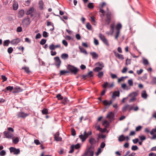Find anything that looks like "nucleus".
Masks as SVG:
<instances>
[{"mask_svg": "<svg viewBox=\"0 0 156 156\" xmlns=\"http://www.w3.org/2000/svg\"><path fill=\"white\" fill-rule=\"evenodd\" d=\"M100 12L102 14L100 15L101 17H104V16H105V21L107 24H109L113 16L111 12L108 10V8L107 11L106 12H105L103 9H100Z\"/></svg>", "mask_w": 156, "mask_h": 156, "instance_id": "obj_1", "label": "nucleus"}, {"mask_svg": "<svg viewBox=\"0 0 156 156\" xmlns=\"http://www.w3.org/2000/svg\"><path fill=\"white\" fill-rule=\"evenodd\" d=\"M92 134V131H90L88 133H87L86 130H85L83 134H81L79 136V137L81 140L82 142H84L89 135H91Z\"/></svg>", "mask_w": 156, "mask_h": 156, "instance_id": "obj_2", "label": "nucleus"}, {"mask_svg": "<svg viewBox=\"0 0 156 156\" xmlns=\"http://www.w3.org/2000/svg\"><path fill=\"white\" fill-rule=\"evenodd\" d=\"M92 146L89 147L85 151L83 154L84 156H93L94 154V151L91 150Z\"/></svg>", "mask_w": 156, "mask_h": 156, "instance_id": "obj_3", "label": "nucleus"}, {"mask_svg": "<svg viewBox=\"0 0 156 156\" xmlns=\"http://www.w3.org/2000/svg\"><path fill=\"white\" fill-rule=\"evenodd\" d=\"M67 69L75 75L76 74L79 70L77 68L70 65H68Z\"/></svg>", "mask_w": 156, "mask_h": 156, "instance_id": "obj_4", "label": "nucleus"}, {"mask_svg": "<svg viewBox=\"0 0 156 156\" xmlns=\"http://www.w3.org/2000/svg\"><path fill=\"white\" fill-rule=\"evenodd\" d=\"M99 37L105 45L108 46H109L108 40L105 37L104 35L100 33L99 34Z\"/></svg>", "mask_w": 156, "mask_h": 156, "instance_id": "obj_5", "label": "nucleus"}, {"mask_svg": "<svg viewBox=\"0 0 156 156\" xmlns=\"http://www.w3.org/2000/svg\"><path fill=\"white\" fill-rule=\"evenodd\" d=\"M9 150L11 153H13L15 155L19 154L20 152V150L19 149H16L13 147H11L9 148Z\"/></svg>", "mask_w": 156, "mask_h": 156, "instance_id": "obj_6", "label": "nucleus"}, {"mask_svg": "<svg viewBox=\"0 0 156 156\" xmlns=\"http://www.w3.org/2000/svg\"><path fill=\"white\" fill-rule=\"evenodd\" d=\"M54 59L55 61V65L58 66V68H59L61 63V61L59 57L58 56L54 58Z\"/></svg>", "mask_w": 156, "mask_h": 156, "instance_id": "obj_7", "label": "nucleus"}, {"mask_svg": "<svg viewBox=\"0 0 156 156\" xmlns=\"http://www.w3.org/2000/svg\"><path fill=\"white\" fill-rule=\"evenodd\" d=\"M29 114L27 113H25L23 112H18L17 116L18 118H25L26 116H28Z\"/></svg>", "mask_w": 156, "mask_h": 156, "instance_id": "obj_8", "label": "nucleus"}, {"mask_svg": "<svg viewBox=\"0 0 156 156\" xmlns=\"http://www.w3.org/2000/svg\"><path fill=\"white\" fill-rule=\"evenodd\" d=\"M21 41V39L19 38H17L13 39L10 41V43L12 44L16 45L18 44Z\"/></svg>", "mask_w": 156, "mask_h": 156, "instance_id": "obj_9", "label": "nucleus"}, {"mask_svg": "<svg viewBox=\"0 0 156 156\" xmlns=\"http://www.w3.org/2000/svg\"><path fill=\"white\" fill-rule=\"evenodd\" d=\"M114 115L112 112H108L106 115V118L109 119L111 120L114 119Z\"/></svg>", "mask_w": 156, "mask_h": 156, "instance_id": "obj_10", "label": "nucleus"}, {"mask_svg": "<svg viewBox=\"0 0 156 156\" xmlns=\"http://www.w3.org/2000/svg\"><path fill=\"white\" fill-rule=\"evenodd\" d=\"M59 132H57L54 135V138L55 140L57 141H61L62 140V138L59 137Z\"/></svg>", "mask_w": 156, "mask_h": 156, "instance_id": "obj_11", "label": "nucleus"}, {"mask_svg": "<svg viewBox=\"0 0 156 156\" xmlns=\"http://www.w3.org/2000/svg\"><path fill=\"white\" fill-rule=\"evenodd\" d=\"M156 132V128L155 129H152L150 132V133L151 135H153L152 137L151 138L152 140H154L156 139V134L154 135V133Z\"/></svg>", "mask_w": 156, "mask_h": 156, "instance_id": "obj_12", "label": "nucleus"}, {"mask_svg": "<svg viewBox=\"0 0 156 156\" xmlns=\"http://www.w3.org/2000/svg\"><path fill=\"white\" fill-rule=\"evenodd\" d=\"M5 136L7 138L9 139L12 138V134L8 131H5L4 132Z\"/></svg>", "mask_w": 156, "mask_h": 156, "instance_id": "obj_13", "label": "nucleus"}, {"mask_svg": "<svg viewBox=\"0 0 156 156\" xmlns=\"http://www.w3.org/2000/svg\"><path fill=\"white\" fill-rule=\"evenodd\" d=\"M23 90V89H21L19 87L17 86L14 88L13 92L14 93H18L22 91Z\"/></svg>", "mask_w": 156, "mask_h": 156, "instance_id": "obj_14", "label": "nucleus"}, {"mask_svg": "<svg viewBox=\"0 0 156 156\" xmlns=\"http://www.w3.org/2000/svg\"><path fill=\"white\" fill-rule=\"evenodd\" d=\"M34 9L33 7L30 8L26 12V13L27 15H31V16H33V15L32 14L34 12Z\"/></svg>", "mask_w": 156, "mask_h": 156, "instance_id": "obj_15", "label": "nucleus"}, {"mask_svg": "<svg viewBox=\"0 0 156 156\" xmlns=\"http://www.w3.org/2000/svg\"><path fill=\"white\" fill-rule=\"evenodd\" d=\"M114 53L115 57L119 59L122 60H123L124 59V58L123 56L122 55L119 54L115 51L114 52Z\"/></svg>", "mask_w": 156, "mask_h": 156, "instance_id": "obj_16", "label": "nucleus"}, {"mask_svg": "<svg viewBox=\"0 0 156 156\" xmlns=\"http://www.w3.org/2000/svg\"><path fill=\"white\" fill-rule=\"evenodd\" d=\"M25 14L24 11L23 9L20 10L18 13V17L19 18H22Z\"/></svg>", "mask_w": 156, "mask_h": 156, "instance_id": "obj_17", "label": "nucleus"}, {"mask_svg": "<svg viewBox=\"0 0 156 156\" xmlns=\"http://www.w3.org/2000/svg\"><path fill=\"white\" fill-rule=\"evenodd\" d=\"M129 107V105L128 104L125 105L122 108V111L123 112H126L127 110L128 109Z\"/></svg>", "mask_w": 156, "mask_h": 156, "instance_id": "obj_18", "label": "nucleus"}, {"mask_svg": "<svg viewBox=\"0 0 156 156\" xmlns=\"http://www.w3.org/2000/svg\"><path fill=\"white\" fill-rule=\"evenodd\" d=\"M89 142L91 145V146H92V145L96 143V141L94 138H90L89 140Z\"/></svg>", "mask_w": 156, "mask_h": 156, "instance_id": "obj_19", "label": "nucleus"}, {"mask_svg": "<svg viewBox=\"0 0 156 156\" xmlns=\"http://www.w3.org/2000/svg\"><path fill=\"white\" fill-rule=\"evenodd\" d=\"M112 103V101H108L107 100H105L103 101V104L105 106H109Z\"/></svg>", "mask_w": 156, "mask_h": 156, "instance_id": "obj_20", "label": "nucleus"}, {"mask_svg": "<svg viewBox=\"0 0 156 156\" xmlns=\"http://www.w3.org/2000/svg\"><path fill=\"white\" fill-rule=\"evenodd\" d=\"M141 97L144 99H146L147 97V94L145 90H144L141 92Z\"/></svg>", "mask_w": 156, "mask_h": 156, "instance_id": "obj_21", "label": "nucleus"}, {"mask_svg": "<svg viewBox=\"0 0 156 156\" xmlns=\"http://www.w3.org/2000/svg\"><path fill=\"white\" fill-rule=\"evenodd\" d=\"M90 54L92 56L93 58H97L98 57V55L95 52H93L90 53Z\"/></svg>", "mask_w": 156, "mask_h": 156, "instance_id": "obj_22", "label": "nucleus"}, {"mask_svg": "<svg viewBox=\"0 0 156 156\" xmlns=\"http://www.w3.org/2000/svg\"><path fill=\"white\" fill-rule=\"evenodd\" d=\"M119 91H115L113 92L112 95V98H114L115 97H119Z\"/></svg>", "mask_w": 156, "mask_h": 156, "instance_id": "obj_23", "label": "nucleus"}, {"mask_svg": "<svg viewBox=\"0 0 156 156\" xmlns=\"http://www.w3.org/2000/svg\"><path fill=\"white\" fill-rule=\"evenodd\" d=\"M39 8L41 10H42L43 9L44 7V3L42 1H40L39 3Z\"/></svg>", "mask_w": 156, "mask_h": 156, "instance_id": "obj_24", "label": "nucleus"}, {"mask_svg": "<svg viewBox=\"0 0 156 156\" xmlns=\"http://www.w3.org/2000/svg\"><path fill=\"white\" fill-rule=\"evenodd\" d=\"M137 93L136 92H132V93L130 94L129 95V96L131 97L132 98H133V97L136 98V97L137 96Z\"/></svg>", "mask_w": 156, "mask_h": 156, "instance_id": "obj_25", "label": "nucleus"}, {"mask_svg": "<svg viewBox=\"0 0 156 156\" xmlns=\"http://www.w3.org/2000/svg\"><path fill=\"white\" fill-rule=\"evenodd\" d=\"M79 48L81 52L83 53H84L85 54H87V51L84 48L81 47V46H79Z\"/></svg>", "mask_w": 156, "mask_h": 156, "instance_id": "obj_26", "label": "nucleus"}, {"mask_svg": "<svg viewBox=\"0 0 156 156\" xmlns=\"http://www.w3.org/2000/svg\"><path fill=\"white\" fill-rule=\"evenodd\" d=\"M125 139V137L123 135H122L119 136V142H122Z\"/></svg>", "mask_w": 156, "mask_h": 156, "instance_id": "obj_27", "label": "nucleus"}, {"mask_svg": "<svg viewBox=\"0 0 156 156\" xmlns=\"http://www.w3.org/2000/svg\"><path fill=\"white\" fill-rule=\"evenodd\" d=\"M69 72L67 70H62L60 72V75H64L66 73H68Z\"/></svg>", "mask_w": 156, "mask_h": 156, "instance_id": "obj_28", "label": "nucleus"}, {"mask_svg": "<svg viewBox=\"0 0 156 156\" xmlns=\"http://www.w3.org/2000/svg\"><path fill=\"white\" fill-rule=\"evenodd\" d=\"M22 69H24L25 71L27 73H29L30 72L29 68L28 67H23L22 68Z\"/></svg>", "mask_w": 156, "mask_h": 156, "instance_id": "obj_29", "label": "nucleus"}, {"mask_svg": "<svg viewBox=\"0 0 156 156\" xmlns=\"http://www.w3.org/2000/svg\"><path fill=\"white\" fill-rule=\"evenodd\" d=\"M68 57V55L67 54H62L61 55V58L64 59H67Z\"/></svg>", "mask_w": 156, "mask_h": 156, "instance_id": "obj_30", "label": "nucleus"}, {"mask_svg": "<svg viewBox=\"0 0 156 156\" xmlns=\"http://www.w3.org/2000/svg\"><path fill=\"white\" fill-rule=\"evenodd\" d=\"M102 69V67H96L93 69V71L95 72H99Z\"/></svg>", "mask_w": 156, "mask_h": 156, "instance_id": "obj_31", "label": "nucleus"}, {"mask_svg": "<svg viewBox=\"0 0 156 156\" xmlns=\"http://www.w3.org/2000/svg\"><path fill=\"white\" fill-rule=\"evenodd\" d=\"M18 4L16 3H14L13 5V8L14 10H16L18 8Z\"/></svg>", "mask_w": 156, "mask_h": 156, "instance_id": "obj_32", "label": "nucleus"}, {"mask_svg": "<svg viewBox=\"0 0 156 156\" xmlns=\"http://www.w3.org/2000/svg\"><path fill=\"white\" fill-rule=\"evenodd\" d=\"M96 65L101 66V67L103 68L104 66V64L102 62H98L95 64Z\"/></svg>", "mask_w": 156, "mask_h": 156, "instance_id": "obj_33", "label": "nucleus"}, {"mask_svg": "<svg viewBox=\"0 0 156 156\" xmlns=\"http://www.w3.org/2000/svg\"><path fill=\"white\" fill-rule=\"evenodd\" d=\"M122 25L120 23L118 24L116 27V28L118 30H119L122 28Z\"/></svg>", "mask_w": 156, "mask_h": 156, "instance_id": "obj_34", "label": "nucleus"}, {"mask_svg": "<svg viewBox=\"0 0 156 156\" xmlns=\"http://www.w3.org/2000/svg\"><path fill=\"white\" fill-rule=\"evenodd\" d=\"M9 42L10 41L9 40H5L3 43V45L4 46H8Z\"/></svg>", "mask_w": 156, "mask_h": 156, "instance_id": "obj_35", "label": "nucleus"}, {"mask_svg": "<svg viewBox=\"0 0 156 156\" xmlns=\"http://www.w3.org/2000/svg\"><path fill=\"white\" fill-rule=\"evenodd\" d=\"M49 49L50 50H51V51H52V50H53L55 49V48L54 45L53 44L50 45L49 46Z\"/></svg>", "mask_w": 156, "mask_h": 156, "instance_id": "obj_36", "label": "nucleus"}, {"mask_svg": "<svg viewBox=\"0 0 156 156\" xmlns=\"http://www.w3.org/2000/svg\"><path fill=\"white\" fill-rule=\"evenodd\" d=\"M103 72L102 71H101L99 72L98 74V77L101 78L102 77V76H103Z\"/></svg>", "mask_w": 156, "mask_h": 156, "instance_id": "obj_37", "label": "nucleus"}, {"mask_svg": "<svg viewBox=\"0 0 156 156\" xmlns=\"http://www.w3.org/2000/svg\"><path fill=\"white\" fill-rule=\"evenodd\" d=\"M87 28L89 30L91 29V26L89 23H87L86 25Z\"/></svg>", "mask_w": 156, "mask_h": 156, "instance_id": "obj_38", "label": "nucleus"}, {"mask_svg": "<svg viewBox=\"0 0 156 156\" xmlns=\"http://www.w3.org/2000/svg\"><path fill=\"white\" fill-rule=\"evenodd\" d=\"M56 97L58 100H62L63 99V97L60 94H58L57 95Z\"/></svg>", "mask_w": 156, "mask_h": 156, "instance_id": "obj_39", "label": "nucleus"}, {"mask_svg": "<svg viewBox=\"0 0 156 156\" xmlns=\"http://www.w3.org/2000/svg\"><path fill=\"white\" fill-rule=\"evenodd\" d=\"M6 89L7 90L10 91H11L12 90L14 89L13 87L10 86L7 87L6 88Z\"/></svg>", "mask_w": 156, "mask_h": 156, "instance_id": "obj_40", "label": "nucleus"}, {"mask_svg": "<svg viewBox=\"0 0 156 156\" xmlns=\"http://www.w3.org/2000/svg\"><path fill=\"white\" fill-rule=\"evenodd\" d=\"M131 149L132 151H136L138 149V147L136 145H133L131 147Z\"/></svg>", "mask_w": 156, "mask_h": 156, "instance_id": "obj_41", "label": "nucleus"}, {"mask_svg": "<svg viewBox=\"0 0 156 156\" xmlns=\"http://www.w3.org/2000/svg\"><path fill=\"white\" fill-rule=\"evenodd\" d=\"M74 145H73L71 146V150L69 151V153H73L74 151Z\"/></svg>", "mask_w": 156, "mask_h": 156, "instance_id": "obj_42", "label": "nucleus"}, {"mask_svg": "<svg viewBox=\"0 0 156 156\" xmlns=\"http://www.w3.org/2000/svg\"><path fill=\"white\" fill-rule=\"evenodd\" d=\"M120 34V30H117L116 33V35L115 36V38L117 40L119 36V34Z\"/></svg>", "mask_w": 156, "mask_h": 156, "instance_id": "obj_43", "label": "nucleus"}, {"mask_svg": "<svg viewBox=\"0 0 156 156\" xmlns=\"http://www.w3.org/2000/svg\"><path fill=\"white\" fill-rule=\"evenodd\" d=\"M115 23H112L110 25V27L111 30H112V33L114 32V29Z\"/></svg>", "mask_w": 156, "mask_h": 156, "instance_id": "obj_44", "label": "nucleus"}, {"mask_svg": "<svg viewBox=\"0 0 156 156\" xmlns=\"http://www.w3.org/2000/svg\"><path fill=\"white\" fill-rule=\"evenodd\" d=\"M46 41V40L45 39H42L41 40L40 42V43L41 45H44V44Z\"/></svg>", "mask_w": 156, "mask_h": 156, "instance_id": "obj_45", "label": "nucleus"}, {"mask_svg": "<svg viewBox=\"0 0 156 156\" xmlns=\"http://www.w3.org/2000/svg\"><path fill=\"white\" fill-rule=\"evenodd\" d=\"M139 138L142 141L146 139V137L144 135L139 136Z\"/></svg>", "mask_w": 156, "mask_h": 156, "instance_id": "obj_46", "label": "nucleus"}, {"mask_svg": "<svg viewBox=\"0 0 156 156\" xmlns=\"http://www.w3.org/2000/svg\"><path fill=\"white\" fill-rule=\"evenodd\" d=\"M142 128V126H139L136 127L135 130L136 131H140L141 129Z\"/></svg>", "mask_w": 156, "mask_h": 156, "instance_id": "obj_47", "label": "nucleus"}, {"mask_svg": "<svg viewBox=\"0 0 156 156\" xmlns=\"http://www.w3.org/2000/svg\"><path fill=\"white\" fill-rule=\"evenodd\" d=\"M71 132L72 135L73 136H74L76 135V131H75V130L73 128H72L71 129Z\"/></svg>", "mask_w": 156, "mask_h": 156, "instance_id": "obj_48", "label": "nucleus"}, {"mask_svg": "<svg viewBox=\"0 0 156 156\" xmlns=\"http://www.w3.org/2000/svg\"><path fill=\"white\" fill-rule=\"evenodd\" d=\"M94 44L96 45H98L99 44L98 40L95 38H94Z\"/></svg>", "mask_w": 156, "mask_h": 156, "instance_id": "obj_49", "label": "nucleus"}, {"mask_svg": "<svg viewBox=\"0 0 156 156\" xmlns=\"http://www.w3.org/2000/svg\"><path fill=\"white\" fill-rule=\"evenodd\" d=\"M62 44L66 47H67L68 46V43L66 40H62Z\"/></svg>", "mask_w": 156, "mask_h": 156, "instance_id": "obj_50", "label": "nucleus"}, {"mask_svg": "<svg viewBox=\"0 0 156 156\" xmlns=\"http://www.w3.org/2000/svg\"><path fill=\"white\" fill-rule=\"evenodd\" d=\"M43 36L44 37H47L48 36L47 32L45 31H43Z\"/></svg>", "mask_w": 156, "mask_h": 156, "instance_id": "obj_51", "label": "nucleus"}, {"mask_svg": "<svg viewBox=\"0 0 156 156\" xmlns=\"http://www.w3.org/2000/svg\"><path fill=\"white\" fill-rule=\"evenodd\" d=\"M13 51V49L12 47H9L8 49V52L9 54L11 53Z\"/></svg>", "mask_w": 156, "mask_h": 156, "instance_id": "obj_52", "label": "nucleus"}, {"mask_svg": "<svg viewBox=\"0 0 156 156\" xmlns=\"http://www.w3.org/2000/svg\"><path fill=\"white\" fill-rule=\"evenodd\" d=\"M19 141V139L18 138H16L13 140V142L14 144H16Z\"/></svg>", "mask_w": 156, "mask_h": 156, "instance_id": "obj_53", "label": "nucleus"}, {"mask_svg": "<svg viewBox=\"0 0 156 156\" xmlns=\"http://www.w3.org/2000/svg\"><path fill=\"white\" fill-rule=\"evenodd\" d=\"M88 7L89 8L93 9L94 8V6L93 3H89L88 5Z\"/></svg>", "mask_w": 156, "mask_h": 156, "instance_id": "obj_54", "label": "nucleus"}, {"mask_svg": "<svg viewBox=\"0 0 156 156\" xmlns=\"http://www.w3.org/2000/svg\"><path fill=\"white\" fill-rule=\"evenodd\" d=\"M128 83L130 86H132L133 84V80H128Z\"/></svg>", "mask_w": 156, "mask_h": 156, "instance_id": "obj_55", "label": "nucleus"}, {"mask_svg": "<svg viewBox=\"0 0 156 156\" xmlns=\"http://www.w3.org/2000/svg\"><path fill=\"white\" fill-rule=\"evenodd\" d=\"M42 112L43 114L46 115L48 113V111L47 109H43L42 110Z\"/></svg>", "mask_w": 156, "mask_h": 156, "instance_id": "obj_56", "label": "nucleus"}, {"mask_svg": "<svg viewBox=\"0 0 156 156\" xmlns=\"http://www.w3.org/2000/svg\"><path fill=\"white\" fill-rule=\"evenodd\" d=\"M143 63L144 65H148L149 63H148V60L146 59H144L143 61Z\"/></svg>", "mask_w": 156, "mask_h": 156, "instance_id": "obj_57", "label": "nucleus"}, {"mask_svg": "<svg viewBox=\"0 0 156 156\" xmlns=\"http://www.w3.org/2000/svg\"><path fill=\"white\" fill-rule=\"evenodd\" d=\"M101 152V148H99L98 149L97 152L95 154L96 156L98 155Z\"/></svg>", "mask_w": 156, "mask_h": 156, "instance_id": "obj_58", "label": "nucleus"}, {"mask_svg": "<svg viewBox=\"0 0 156 156\" xmlns=\"http://www.w3.org/2000/svg\"><path fill=\"white\" fill-rule=\"evenodd\" d=\"M151 83L152 84H156V77H154L153 78L152 81Z\"/></svg>", "mask_w": 156, "mask_h": 156, "instance_id": "obj_59", "label": "nucleus"}, {"mask_svg": "<svg viewBox=\"0 0 156 156\" xmlns=\"http://www.w3.org/2000/svg\"><path fill=\"white\" fill-rule=\"evenodd\" d=\"M41 37V35L39 33H38L35 36L36 39H38L40 38Z\"/></svg>", "mask_w": 156, "mask_h": 156, "instance_id": "obj_60", "label": "nucleus"}, {"mask_svg": "<svg viewBox=\"0 0 156 156\" xmlns=\"http://www.w3.org/2000/svg\"><path fill=\"white\" fill-rule=\"evenodd\" d=\"M6 154V152L5 150H2L0 152V155H5Z\"/></svg>", "mask_w": 156, "mask_h": 156, "instance_id": "obj_61", "label": "nucleus"}, {"mask_svg": "<svg viewBox=\"0 0 156 156\" xmlns=\"http://www.w3.org/2000/svg\"><path fill=\"white\" fill-rule=\"evenodd\" d=\"M1 77L2 79L3 80V82L7 80V78L4 75H2Z\"/></svg>", "mask_w": 156, "mask_h": 156, "instance_id": "obj_62", "label": "nucleus"}, {"mask_svg": "<svg viewBox=\"0 0 156 156\" xmlns=\"http://www.w3.org/2000/svg\"><path fill=\"white\" fill-rule=\"evenodd\" d=\"M127 70V67H124L123 69L122 70V73H126Z\"/></svg>", "mask_w": 156, "mask_h": 156, "instance_id": "obj_63", "label": "nucleus"}, {"mask_svg": "<svg viewBox=\"0 0 156 156\" xmlns=\"http://www.w3.org/2000/svg\"><path fill=\"white\" fill-rule=\"evenodd\" d=\"M149 156H156V153H154L153 152L150 153L149 154Z\"/></svg>", "mask_w": 156, "mask_h": 156, "instance_id": "obj_64", "label": "nucleus"}]
</instances>
